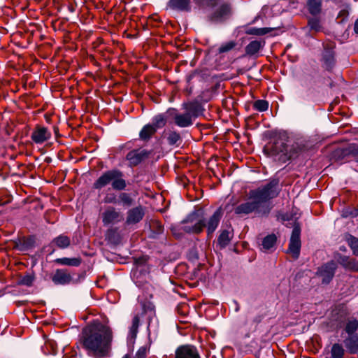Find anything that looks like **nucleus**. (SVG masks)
I'll return each instance as SVG.
<instances>
[{
  "label": "nucleus",
  "instance_id": "f257e3e1",
  "mask_svg": "<svg viewBox=\"0 0 358 358\" xmlns=\"http://www.w3.org/2000/svg\"><path fill=\"white\" fill-rule=\"evenodd\" d=\"M113 341L111 329L101 322H94L83 329L80 344L88 355L94 357L108 356Z\"/></svg>",
  "mask_w": 358,
  "mask_h": 358
},
{
  "label": "nucleus",
  "instance_id": "f03ea898",
  "mask_svg": "<svg viewBox=\"0 0 358 358\" xmlns=\"http://www.w3.org/2000/svg\"><path fill=\"white\" fill-rule=\"evenodd\" d=\"M278 179H273L265 185L250 191L249 199L254 200L262 210H264L266 208L271 209L268 201L278 195Z\"/></svg>",
  "mask_w": 358,
  "mask_h": 358
},
{
  "label": "nucleus",
  "instance_id": "7ed1b4c3",
  "mask_svg": "<svg viewBox=\"0 0 358 358\" xmlns=\"http://www.w3.org/2000/svg\"><path fill=\"white\" fill-rule=\"evenodd\" d=\"M222 216V213L219 208L215 211L213 215L209 218L207 224L203 220H198L194 222L192 217H188L184 221L185 225L183 226V230L187 233H200L204 227H207V231L208 234H213L219 225L220 221Z\"/></svg>",
  "mask_w": 358,
  "mask_h": 358
},
{
  "label": "nucleus",
  "instance_id": "20e7f679",
  "mask_svg": "<svg viewBox=\"0 0 358 358\" xmlns=\"http://www.w3.org/2000/svg\"><path fill=\"white\" fill-rule=\"evenodd\" d=\"M268 157L273 160L285 163L293 156L288 152V146L282 140L275 141L270 147L264 149Z\"/></svg>",
  "mask_w": 358,
  "mask_h": 358
},
{
  "label": "nucleus",
  "instance_id": "39448f33",
  "mask_svg": "<svg viewBox=\"0 0 358 358\" xmlns=\"http://www.w3.org/2000/svg\"><path fill=\"white\" fill-rule=\"evenodd\" d=\"M102 222L104 226L115 224L124 219L122 213L114 206H107L101 213Z\"/></svg>",
  "mask_w": 358,
  "mask_h": 358
},
{
  "label": "nucleus",
  "instance_id": "423d86ee",
  "mask_svg": "<svg viewBox=\"0 0 358 358\" xmlns=\"http://www.w3.org/2000/svg\"><path fill=\"white\" fill-rule=\"evenodd\" d=\"M300 235L301 228L299 225H295L292 232L287 250V252L289 253L294 259H298L300 255L301 246Z\"/></svg>",
  "mask_w": 358,
  "mask_h": 358
},
{
  "label": "nucleus",
  "instance_id": "0eeeda50",
  "mask_svg": "<svg viewBox=\"0 0 358 358\" xmlns=\"http://www.w3.org/2000/svg\"><path fill=\"white\" fill-rule=\"evenodd\" d=\"M166 113L172 117L174 124L179 127H189L194 123V120L186 111L178 113L175 108H169Z\"/></svg>",
  "mask_w": 358,
  "mask_h": 358
},
{
  "label": "nucleus",
  "instance_id": "6e6552de",
  "mask_svg": "<svg viewBox=\"0 0 358 358\" xmlns=\"http://www.w3.org/2000/svg\"><path fill=\"white\" fill-rule=\"evenodd\" d=\"M269 211V208H266L264 210L260 209L254 200L241 203L234 209V212L237 215H248L252 212H257L262 214H268Z\"/></svg>",
  "mask_w": 358,
  "mask_h": 358
},
{
  "label": "nucleus",
  "instance_id": "1a4fd4ad",
  "mask_svg": "<svg viewBox=\"0 0 358 358\" xmlns=\"http://www.w3.org/2000/svg\"><path fill=\"white\" fill-rule=\"evenodd\" d=\"M231 15V8L229 4L223 3L208 16L211 22L219 23L225 21Z\"/></svg>",
  "mask_w": 358,
  "mask_h": 358
},
{
  "label": "nucleus",
  "instance_id": "9d476101",
  "mask_svg": "<svg viewBox=\"0 0 358 358\" xmlns=\"http://www.w3.org/2000/svg\"><path fill=\"white\" fill-rule=\"evenodd\" d=\"M150 155V152L144 149L133 150L127 153L126 159L131 166H135L147 159Z\"/></svg>",
  "mask_w": 358,
  "mask_h": 358
},
{
  "label": "nucleus",
  "instance_id": "9b49d317",
  "mask_svg": "<svg viewBox=\"0 0 358 358\" xmlns=\"http://www.w3.org/2000/svg\"><path fill=\"white\" fill-rule=\"evenodd\" d=\"M336 268V264L331 261L321 266L317 274L322 278L323 283L328 284L333 278Z\"/></svg>",
  "mask_w": 358,
  "mask_h": 358
},
{
  "label": "nucleus",
  "instance_id": "f8f14e48",
  "mask_svg": "<svg viewBox=\"0 0 358 358\" xmlns=\"http://www.w3.org/2000/svg\"><path fill=\"white\" fill-rule=\"evenodd\" d=\"M51 138V132L48 128L37 125L31 133V140L37 144H41Z\"/></svg>",
  "mask_w": 358,
  "mask_h": 358
},
{
  "label": "nucleus",
  "instance_id": "ddd939ff",
  "mask_svg": "<svg viewBox=\"0 0 358 358\" xmlns=\"http://www.w3.org/2000/svg\"><path fill=\"white\" fill-rule=\"evenodd\" d=\"M175 358H200V356L195 347L187 345L176 350Z\"/></svg>",
  "mask_w": 358,
  "mask_h": 358
},
{
  "label": "nucleus",
  "instance_id": "4468645a",
  "mask_svg": "<svg viewBox=\"0 0 358 358\" xmlns=\"http://www.w3.org/2000/svg\"><path fill=\"white\" fill-rule=\"evenodd\" d=\"M168 6L170 9L179 11L189 13L192 10V0H169Z\"/></svg>",
  "mask_w": 358,
  "mask_h": 358
},
{
  "label": "nucleus",
  "instance_id": "2eb2a0df",
  "mask_svg": "<svg viewBox=\"0 0 358 358\" xmlns=\"http://www.w3.org/2000/svg\"><path fill=\"white\" fill-rule=\"evenodd\" d=\"M145 213L141 206L129 210L127 213L126 224L128 225L138 223L144 217Z\"/></svg>",
  "mask_w": 358,
  "mask_h": 358
},
{
  "label": "nucleus",
  "instance_id": "dca6fc26",
  "mask_svg": "<svg viewBox=\"0 0 358 358\" xmlns=\"http://www.w3.org/2000/svg\"><path fill=\"white\" fill-rule=\"evenodd\" d=\"M72 276L66 269H57L52 277L55 285H66L72 281Z\"/></svg>",
  "mask_w": 358,
  "mask_h": 358
},
{
  "label": "nucleus",
  "instance_id": "f3484780",
  "mask_svg": "<svg viewBox=\"0 0 358 358\" xmlns=\"http://www.w3.org/2000/svg\"><path fill=\"white\" fill-rule=\"evenodd\" d=\"M182 108L194 120L201 115L203 111L202 106L197 101L185 103L182 104Z\"/></svg>",
  "mask_w": 358,
  "mask_h": 358
},
{
  "label": "nucleus",
  "instance_id": "a211bd4d",
  "mask_svg": "<svg viewBox=\"0 0 358 358\" xmlns=\"http://www.w3.org/2000/svg\"><path fill=\"white\" fill-rule=\"evenodd\" d=\"M114 169L107 171L104 172L94 183V187L95 189H100L108 184L112 185V181L113 180Z\"/></svg>",
  "mask_w": 358,
  "mask_h": 358
},
{
  "label": "nucleus",
  "instance_id": "6ab92c4d",
  "mask_svg": "<svg viewBox=\"0 0 358 358\" xmlns=\"http://www.w3.org/2000/svg\"><path fill=\"white\" fill-rule=\"evenodd\" d=\"M322 0H307L306 8L311 16H320Z\"/></svg>",
  "mask_w": 358,
  "mask_h": 358
},
{
  "label": "nucleus",
  "instance_id": "aec40b11",
  "mask_svg": "<svg viewBox=\"0 0 358 358\" xmlns=\"http://www.w3.org/2000/svg\"><path fill=\"white\" fill-rule=\"evenodd\" d=\"M113 175V180L112 181L113 189L118 191L124 190L127 187V182L122 178L123 173L117 169H114Z\"/></svg>",
  "mask_w": 358,
  "mask_h": 358
},
{
  "label": "nucleus",
  "instance_id": "412c9836",
  "mask_svg": "<svg viewBox=\"0 0 358 358\" xmlns=\"http://www.w3.org/2000/svg\"><path fill=\"white\" fill-rule=\"evenodd\" d=\"M344 344L350 353L354 354L357 352L358 335H349V336L344 341Z\"/></svg>",
  "mask_w": 358,
  "mask_h": 358
},
{
  "label": "nucleus",
  "instance_id": "4be33fe9",
  "mask_svg": "<svg viewBox=\"0 0 358 358\" xmlns=\"http://www.w3.org/2000/svg\"><path fill=\"white\" fill-rule=\"evenodd\" d=\"M308 28L310 31L319 32L322 29L320 16L308 17Z\"/></svg>",
  "mask_w": 358,
  "mask_h": 358
},
{
  "label": "nucleus",
  "instance_id": "5701e85b",
  "mask_svg": "<svg viewBox=\"0 0 358 358\" xmlns=\"http://www.w3.org/2000/svg\"><path fill=\"white\" fill-rule=\"evenodd\" d=\"M156 128L151 124H145L139 132V138L147 141L156 133Z\"/></svg>",
  "mask_w": 358,
  "mask_h": 358
},
{
  "label": "nucleus",
  "instance_id": "b1692460",
  "mask_svg": "<svg viewBox=\"0 0 358 358\" xmlns=\"http://www.w3.org/2000/svg\"><path fill=\"white\" fill-rule=\"evenodd\" d=\"M70 244V238L64 235H59L57 236L51 242L52 246L55 245L60 249L67 248Z\"/></svg>",
  "mask_w": 358,
  "mask_h": 358
},
{
  "label": "nucleus",
  "instance_id": "393cba45",
  "mask_svg": "<svg viewBox=\"0 0 358 358\" xmlns=\"http://www.w3.org/2000/svg\"><path fill=\"white\" fill-rule=\"evenodd\" d=\"M350 8L349 3H343L340 6V10L336 17L338 23H344L348 19Z\"/></svg>",
  "mask_w": 358,
  "mask_h": 358
},
{
  "label": "nucleus",
  "instance_id": "a878e982",
  "mask_svg": "<svg viewBox=\"0 0 358 358\" xmlns=\"http://www.w3.org/2000/svg\"><path fill=\"white\" fill-rule=\"evenodd\" d=\"M233 238V234L227 231L223 230L217 238V244L220 248H224L227 245H228Z\"/></svg>",
  "mask_w": 358,
  "mask_h": 358
},
{
  "label": "nucleus",
  "instance_id": "bb28decb",
  "mask_svg": "<svg viewBox=\"0 0 358 358\" xmlns=\"http://www.w3.org/2000/svg\"><path fill=\"white\" fill-rule=\"evenodd\" d=\"M277 238L274 234H269L264 237L262 240V248L261 250L264 251H268L275 247L276 243Z\"/></svg>",
  "mask_w": 358,
  "mask_h": 358
},
{
  "label": "nucleus",
  "instance_id": "cd10ccee",
  "mask_svg": "<svg viewBox=\"0 0 358 358\" xmlns=\"http://www.w3.org/2000/svg\"><path fill=\"white\" fill-rule=\"evenodd\" d=\"M55 262L59 265L78 266L81 264V259L68 257L57 258L55 260Z\"/></svg>",
  "mask_w": 358,
  "mask_h": 358
},
{
  "label": "nucleus",
  "instance_id": "c85d7f7f",
  "mask_svg": "<svg viewBox=\"0 0 358 358\" xmlns=\"http://www.w3.org/2000/svg\"><path fill=\"white\" fill-rule=\"evenodd\" d=\"M262 46L261 41H252L245 47V52L249 55H254L259 51Z\"/></svg>",
  "mask_w": 358,
  "mask_h": 358
},
{
  "label": "nucleus",
  "instance_id": "c756f323",
  "mask_svg": "<svg viewBox=\"0 0 358 358\" xmlns=\"http://www.w3.org/2000/svg\"><path fill=\"white\" fill-rule=\"evenodd\" d=\"M152 122L151 125H153L156 128V131L158 129L164 127L166 124V117L164 114L160 113L153 117Z\"/></svg>",
  "mask_w": 358,
  "mask_h": 358
},
{
  "label": "nucleus",
  "instance_id": "7c9ffc66",
  "mask_svg": "<svg viewBox=\"0 0 358 358\" xmlns=\"http://www.w3.org/2000/svg\"><path fill=\"white\" fill-rule=\"evenodd\" d=\"M334 65V57L331 52L329 51L323 55V66L324 67L330 71Z\"/></svg>",
  "mask_w": 358,
  "mask_h": 358
},
{
  "label": "nucleus",
  "instance_id": "2f4dec72",
  "mask_svg": "<svg viewBox=\"0 0 358 358\" xmlns=\"http://www.w3.org/2000/svg\"><path fill=\"white\" fill-rule=\"evenodd\" d=\"M140 325V317L138 315L134 316L131 326L129 329V336L131 338H136L138 333V329Z\"/></svg>",
  "mask_w": 358,
  "mask_h": 358
},
{
  "label": "nucleus",
  "instance_id": "473e14b6",
  "mask_svg": "<svg viewBox=\"0 0 358 358\" xmlns=\"http://www.w3.org/2000/svg\"><path fill=\"white\" fill-rule=\"evenodd\" d=\"M272 29L271 28H256V27H250L245 30V33L249 35H255V36H263L268 33H269Z\"/></svg>",
  "mask_w": 358,
  "mask_h": 358
},
{
  "label": "nucleus",
  "instance_id": "72a5a7b5",
  "mask_svg": "<svg viewBox=\"0 0 358 358\" xmlns=\"http://www.w3.org/2000/svg\"><path fill=\"white\" fill-rule=\"evenodd\" d=\"M167 141L170 145H180L182 142L180 134L176 131H171L167 136Z\"/></svg>",
  "mask_w": 358,
  "mask_h": 358
},
{
  "label": "nucleus",
  "instance_id": "f704fd0d",
  "mask_svg": "<svg viewBox=\"0 0 358 358\" xmlns=\"http://www.w3.org/2000/svg\"><path fill=\"white\" fill-rule=\"evenodd\" d=\"M237 45V43L235 41H230L223 43L220 45L218 48V52L220 54L228 52L234 49Z\"/></svg>",
  "mask_w": 358,
  "mask_h": 358
},
{
  "label": "nucleus",
  "instance_id": "c9c22d12",
  "mask_svg": "<svg viewBox=\"0 0 358 358\" xmlns=\"http://www.w3.org/2000/svg\"><path fill=\"white\" fill-rule=\"evenodd\" d=\"M331 355L332 358H343L344 355V349L341 345L335 343L332 345Z\"/></svg>",
  "mask_w": 358,
  "mask_h": 358
},
{
  "label": "nucleus",
  "instance_id": "e433bc0d",
  "mask_svg": "<svg viewBox=\"0 0 358 358\" xmlns=\"http://www.w3.org/2000/svg\"><path fill=\"white\" fill-rule=\"evenodd\" d=\"M358 329V320L357 319H352L348 320L345 326V331L349 335H354V332Z\"/></svg>",
  "mask_w": 358,
  "mask_h": 358
},
{
  "label": "nucleus",
  "instance_id": "4c0bfd02",
  "mask_svg": "<svg viewBox=\"0 0 358 358\" xmlns=\"http://www.w3.org/2000/svg\"><path fill=\"white\" fill-rule=\"evenodd\" d=\"M253 108L259 112L266 111L268 108V102L263 99L257 100L253 103Z\"/></svg>",
  "mask_w": 358,
  "mask_h": 358
},
{
  "label": "nucleus",
  "instance_id": "58836bf2",
  "mask_svg": "<svg viewBox=\"0 0 358 358\" xmlns=\"http://www.w3.org/2000/svg\"><path fill=\"white\" fill-rule=\"evenodd\" d=\"M119 199L123 206H131L133 204L134 200L128 193H120L119 195Z\"/></svg>",
  "mask_w": 358,
  "mask_h": 358
},
{
  "label": "nucleus",
  "instance_id": "ea45409f",
  "mask_svg": "<svg viewBox=\"0 0 358 358\" xmlns=\"http://www.w3.org/2000/svg\"><path fill=\"white\" fill-rule=\"evenodd\" d=\"M349 245L353 250V253L356 255H358V238L355 237H351L349 239Z\"/></svg>",
  "mask_w": 358,
  "mask_h": 358
},
{
  "label": "nucleus",
  "instance_id": "a19ab883",
  "mask_svg": "<svg viewBox=\"0 0 358 358\" xmlns=\"http://www.w3.org/2000/svg\"><path fill=\"white\" fill-rule=\"evenodd\" d=\"M33 281L34 277L30 275H25L21 279V283L27 286H31Z\"/></svg>",
  "mask_w": 358,
  "mask_h": 358
},
{
  "label": "nucleus",
  "instance_id": "79ce46f5",
  "mask_svg": "<svg viewBox=\"0 0 358 358\" xmlns=\"http://www.w3.org/2000/svg\"><path fill=\"white\" fill-rule=\"evenodd\" d=\"M147 350L145 347H141L136 353L135 358H145Z\"/></svg>",
  "mask_w": 358,
  "mask_h": 358
},
{
  "label": "nucleus",
  "instance_id": "37998d69",
  "mask_svg": "<svg viewBox=\"0 0 358 358\" xmlns=\"http://www.w3.org/2000/svg\"><path fill=\"white\" fill-rule=\"evenodd\" d=\"M104 203H115L116 196L114 194H108L104 197Z\"/></svg>",
  "mask_w": 358,
  "mask_h": 358
},
{
  "label": "nucleus",
  "instance_id": "c03bdc74",
  "mask_svg": "<svg viewBox=\"0 0 358 358\" xmlns=\"http://www.w3.org/2000/svg\"><path fill=\"white\" fill-rule=\"evenodd\" d=\"M197 4L213 6L217 0H194Z\"/></svg>",
  "mask_w": 358,
  "mask_h": 358
},
{
  "label": "nucleus",
  "instance_id": "a18cd8bd",
  "mask_svg": "<svg viewBox=\"0 0 358 358\" xmlns=\"http://www.w3.org/2000/svg\"><path fill=\"white\" fill-rule=\"evenodd\" d=\"M117 232L115 229H108L106 232V238L110 241H114L115 236H116Z\"/></svg>",
  "mask_w": 358,
  "mask_h": 358
},
{
  "label": "nucleus",
  "instance_id": "49530a36",
  "mask_svg": "<svg viewBox=\"0 0 358 358\" xmlns=\"http://www.w3.org/2000/svg\"><path fill=\"white\" fill-rule=\"evenodd\" d=\"M348 152L352 154L358 161V147L355 145H350Z\"/></svg>",
  "mask_w": 358,
  "mask_h": 358
},
{
  "label": "nucleus",
  "instance_id": "de8ad7c7",
  "mask_svg": "<svg viewBox=\"0 0 358 358\" xmlns=\"http://www.w3.org/2000/svg\"><path fill=\"white\" fill-rule=\"evenodd\" d=\"M354 31L355 34H358V18L355 20L354 25Z\"/></svg>",
  "mask_w": 358,
  "mask_h": 358
},
{
  "label": "nucleus",
  "instance_id": "09e8293b",
  "mask_svg": "<svg viewBox=\"0 0 358 358\" xmlns=\"http://www.w3.org/2000/svg\"><path fill=\"white\" fill-rule=\"evenodd\" d=\"M261 320H262V317L261 316H257V317H255L254 321L256 323H259V322H260Z\"/></svg>",
  "mask_w": 358,
  "mask_h": 358
},
{
  "label": "nucleus",
  "instance_id": "8fccbe9b",
  "mask_svg": "<svg viewBox=\"0 0 358 358\" xmlns=\"http://www.w3.org/2000/svg\"><path fill=\"white\" fill-rule=\"evenodd\" d=\"M122 358H131V357L128 355H125Z\"/></svg>",
  "mask_w": 358,
  "mask_h": 358
},
{
  "label": "nucleus",
  "instance_id": "3c124183",
  "mask_svg": "<svg viewBox=\"0 0 358 358\" xmlns=\"http://www.w3.org/2000/svg\"><path fill=\"white\" fill-rule=\"evenodd\" d=\"M149 308H150V310H152L154 309V308L152 306L151 304L149 305Z\"/></svg>",
  "mask_w": 358,
  "mask_h": 358
},
{
  "label": "nucleus",
  "instance_id": "603ef678",
  "mask_svg": "<svg viewBox=\"0 0 358 358\" xmlns=\"http://www.w3.org/2000/svg\"><path fill=\"white\" fill-rule=\"evenodd\" d=\"M194 258H195V259H198V256H197V255H196V253H195V254H194Z\"/></svg>",
  "mask_w": 358,
  "mask_h": 358
}]
</instances>
